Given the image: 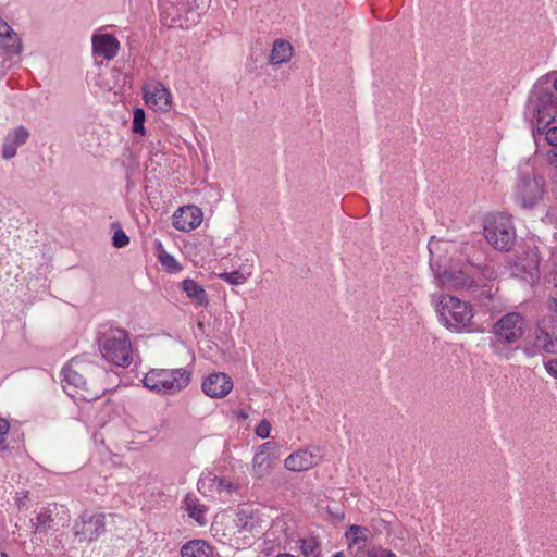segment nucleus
I'll list each match as a JSON object with an SVG mask.
<instances>
[{"mask_svg": "<svg viewBox=\"0 0 557 557\" xmlns=\"http://www.w3.org/2000/svg\"><path fill=\"white\" fill-rule=\"evenodd\" d=\"M63 381L76 389L79 398L91 401L110 391L109 380L115 374L103 367L75 358L62 371Z\"/></svg>", "mask_w": 557, "mask_h": 557, "instance_id": "nucleus-1", "label": "nucleus"}, {"mask_svg": "<svg viewBox=\"0 0 557 557\" xmlns=\"http://www.w3.org/2000/svg\"><path fill=\"white\" fill-rule=\"evenodd\" d=\"M524 115L533 129L544 134L557 115V97L554 90L543 85H535L529 95Z\"/></svg>", "mask_w": 557, "mask_h": 557, "instance_id": "nucleus-2", "label": "nucleus"}, {"mask_svg": "<svg viewBox=\"0 0 557 557\" xmlns=\"http://www.w3.org/2000/svg\"><path fill=\"white\" fill-rule=\"evenodd\" d=\"M431 300L446 329L461 332L471 325L473 310L469 302L443 293L433 294Z\"/></svg>", "mask_w": 557, "mask_h": 557, "instance_id": "nucleus-3", "label": "nucleus"}, {"mask_svg": "<svg viewBox=\"0 0 557 557\" xmlns=\"http://www.w3.org/2000/svg\"><path fill=\"white\" fill-rule=\"evenodd\" d=\"M545 193V178L529 161L520 164L513 187L515 202L521 208L531 209L540 203Z\"/></svg>", "mask_w": 557, "mask_h": 557, "instance_id": "nucleus-4", "label": "nucleus"}, {"mask_svg": "<svg viewBox=\"0 0 557 557\" xmlns=\"http://www.w3.org/2000/svg\"><path fill=\"white\" fill-rule=\"evenodd\" d=\"M98 349L108 362L128 368L133 361L129 334L124 329H108L97 335Z\"/></svg>", "mask_w": 557, "mask_h": 557, "instance_id": "nucleus-5", "label": "nucleus"}, {"mask_svg": "<svg viewBox=\"0 0 557 557\" xmlns=\"http://www.w3.org/2000/svg\"><path fill=\"white\" fill-rule=\"evenodd\" d=\"M144 386L163 395H174L188 386L190 372L183 368L152 369L143 380Z\"/></svg>", "mask_w": 557, "mask_h": 557, "instance_id": "nucleus-6", "label": "nucleus"}, {"mask_svg": "<svg viewBox=\"0 0 557 557\" xmlns=\"http://www.w3.org/2000/svg\"><path fill=\"white\" fill-rule=\"evenodd\" d=\"M525 320L519 312H509L503 315L493 326L492 350L499 356L508 358L504 354L506 345H512L520 341L525 332Z\"/></svg>", "mask_w": 557, "mask_h": 557, "instance_id": "nucleus-7", "label": "nucleus"}, {"mask_svg": "<svg viewBox=\"0 0 557 557\" xmlns=\"http://www.w3.org/2000/svg\"><path fill=\"white\" fill-rule=\"evenodd\" d=\"M447 244V242L436 239L435 237H432L429 242V251L431 255L430 264L432 268L435 264L438 267V269L434 270L435 280L437 281V284L443 288L470 289L474 285V278L465 270H457L451 265L448 269L445 268L443 271L440 270L441 257H436L435 252L440 251L442 246H446Z\"/></svg>", "mask_w": 557, "mask_h": 557, "instance_id": "nucleus-8", "label": "nucleus"}, {"mask_svg": "<svg viewBox=\"0 0 557 557\" xmlns=\"http://www.w3.org/2000/svg\"><path fill=\"white\" fill-rule=\"evenodd\" d=\"M484 236L495 249L510 250L516 242V230L511 219L504 214L490 216L485 221Z\"/></svg>", "mask_w": 557, "mask_h": 557, "instance_id": "nucleus-9", "label": "nucleus"}, {"mask_svg": "<svg viewBox=\"0 0 557 557\" xmlns=\"http://www.w3.org/2000/svg\"><path fill=\"white\" fill-rule=\"evenodd\" d=\"M528 357L537 352L557 354V320L554 317H544L537 322L531 346L523 348Z\"/></svg>", "mask_w": 557, "mask_h": 557, "instance_id": "nucleus-10", "label": "nucleus"}, {"mask_svg": "<svg viewBox=\"0 0 557 557\" xmlns=\"http://www.w3.org/2000/svg\"><path fill=\"white\" fill-rule=\"evenodd\" d=\"M161 15L169 27H189L197 23L199 13L194 12L188 0H164L161 4Z\"/></svg>", "mask_w": 557, "mask_h": 557, "instance_id": "nucleus-11", "label": "nucleus"}, {"mask_svg": "<svg viewBox=\"0 0 557 557\" xmlns=\"http://www.w3.org/2000/svg\"><path fill=\"white\" fill-rule=\"evenodd\" d=\"M540 255L536 247L528 248L519 255L511 265V274L529 283L540 277Z\"/></svg>", "mask_w": 557, "mask_h": 557, "instance_id": "nucleus-12", "label": "nucleus"}, {"mask_svg": "<svg viewBox=\"0 0 557 557\" xmlns=\"http://www.w3.org/2000/svg\"><path fill=\"white\" fill-rule=\"evenodd\" d=\"M322 460L321 448L311 446L290 454L284 461L287 470L293 472L307 471L317 467Z\"/></svg>", "mask_w": 557, "mask_h": 557, "instance_id": "nucleus-13", "label": "nucleus"}, {"mask_svg": "<svg viewBox=\"0 0 557 557\" xmlns=\"http://www.w3.org/2000/svg\"><path fill=\"white\" fill-rule=\"evenodd\" d=\"M233 380L224 372H213L203 379L202 392L210 398H223L233 389Z\"/></svg>", "mask_w": 557, "mask_h": 557, "instance_id": "nucleus-14", "label": "nucleus"}, {"mask_svg": "<svg viewBox=\"0 0 557 557\" xmlns=\"http://www.w3.org/2000/svg\"><path fill=\"white\" fill-rule=\"evenodd\" d=\"M203 219L201 209L195 205L180 208L173 215V226L181 232H190L197 228Z\"/></svg>", "mask_w": 557, "mask_h": 557, "instance_id": "nucleus-15", "label": "nucleus"}, {"mask_svg": "<svg viewBox=\"0 0 557 557\" xmlns=\"http://www.w3.org/2000/svg\"><path fill=\"white\" fill-rule=\"evenodd\" d=\"M104 531V516L94 515L82 518L81 523L75 525V535L79 536V541L96 540Z\"/></svg>", "mask_w": 557, "mask_h": 557, "instance_id": "nucleus-16", "label": "nucleus"}, {"mask_svg": "<svg viewBox=\"0 0 557 557\" xmlns=\"http://www.w3.org/2000/svg\"><path fill=\"white\" fill-rule=\"evenodd\" d=\"M29 138V132L23 125L10 131L4 137L2 145V158L10 160L16 156L17 148L24 145Z\"/></svg>", "mask_w": 557, "mask_h": 557, "instance_id": "nucleus-17", "label": "nucleus"}, {"mask_svg": "<svg viewBox=\"0 0 557 557\" xmlns=\"http://www.w3.org/2000/svg\"><path fill=\"white\" fill-rule=\"evenodd\" d=\"M92 51L107 60L113 59L120 49L119 40L110 34H100L92 36Z\"/></svg>", "mask_w": 557, "mask_h": 557, "instance_id": "nucleus-18", "label": "nucleus"}, {"mask_svg": "<svg viewBox=\"0 0 557 557\" xmlns=\"http://www.w3.org/2000/svg\"><path fill=\"white\" fill-rule=\"evenodd\" d=\"M145 100L149 106H154L158 110L166 111L171 106V94L162 84H156L152 89H145Z\"/></svg>", "mask_w": 557, "mask_h": 557, "instance_id": "nucleus-19", "label": "nucleus"}, {"mask_svg": "<svg viewBox=\"0 0 557 557\" xmlns=\"http://www.w3.org/2000/svg\"><path fill=\"white\" fill-rule=\"evenodd\" d=\"M369 531L364 527L360 525H350L349 530L346 532V536L350 539V543L348 546V553L354 557H359L363 553V549L368 542Z\"/></svg>", "mask_w": 557, "mask_h": 557, "instance_id": "nucleus-20", "label": "nucleus"}, {"mask_svg": "<svg viewBox=\"0 0 557 557\" xmlns=\"http://www.w3.org/2000/svg\"><path fill=\"white\" fill-rule=\"evenodd\" d=\"M294 54L293 46L285 39H276L273 42L272 51L270 53L269 63L272 65H280L287 63Z\"/></svg>", "mask_w": 557, "mask_h": 557, "instance_id": "nucleus-21", "label": "nucleus"}, {"mask_svg": "<svg viewBox=\"0 0 557 557\" xmlns=\"http://www.w3.org/2000/svg\"><path fill=\"white\" fill-rule=\"evenodd\" d=\"M182 289L195 305L205 308L209 305L207 292L196 281L191 278H185L182 282Z\"/></svg>", "mask_w": 557, "mask_h": 557, "instance_id": "nucleus-22", "label": "nucleus"}, {"mask_svg": "<svg viewBox=\"0 0 557 557\" xmlns=\"http://www.w3.org/2000/svg\"><path fill=\"white\" fill-rule=\"evenodd\" d=\"M212 547L202 540H193L181 548V557H211Z\"/></svg>", "mask_w": 557, "mask_h": 557, "instance_id": "nucleus-23", "label": "nucleus"}, {"mask_svg": "<svg viewBox=\"0 0 557 557\" xmlns=\"http://www.w3.org/2000/svg\"><path fill=\"white\" fill-rule=\"evenodd\" d=\"M274 458L270 454L257 451L252 460V473L257 479H262L270 474L273 468Z\"/></svg>", "mask_w": 557, "mask_h": 557, "instance_id": "nucleus-24", "label": "nucleus"}, {"mask_svg": "<svg viewBox=\"0 0 557 557\" xmlns=\"http://www.w3.org/2000/svg\"><path fill=\"white\" fill-rule=\"evenodd\" d=\"M0 37L4 40L12 41V45L8 46V48L14 52L15 55H18L22 52V41L18 35L12 29V27L0 17Z\"/></svg>", "mask_w": 557, "mask_h": 557, "instance_id": "nucleus-25", "label": "nucleus"}, {"mask_svg": "<svg viewBox=\"0 0 557 557\" xmlns=\"http://www.w3.org/2000/svg\"><path fill=\"white\" fill-rule=\"evenodd\" d=\"M33 527L35 529V533L47 534L54 527V519L52 518L51 510L41 509L35 520H33Z\"/></svg>", "mask_w": 557, "mask_h": 557, "instance_id": "nucleus-26", "label": "nucleus"}, {"mask_svg": "<svg viewBox=\"0 0 557 557\" xmlns=\"http://www.w3.org/2000/svg\"><path fill=\"white\" fill-rule=\"evenodd\" d=\"M184 504L188 516L203 525L206 523L205 509L203 506L198 504V499L195 496L187 495Z\"/></svg>", "mask_w": 557, "mask_h": 557, "instance_id": "nucleus-27", "label": "nucleus"}, {"mask_svg": "<svg viewBox=\"0 0 557 557\" xmlns=\"http://www.w3.org/2000/svg\"><path fill=\"white\" fill-rule=\"evenodd\" d=\"M219 277L231 285H242L248 280V275L240 271L223 272L219 274Z\"/></svg>", "mask_w": 557, "mask_h": 557, "instance_id": "nucleus-28", "label": "nucleus"}, {"mask_svg": "<svg viewBox=\"0 0 557 557\" xmlns=\"http://www.w3.org/2000/svg\"><path fill=\"white\" fill-rule=\"evenodd\" d=\"M300 549L307 557H318L319 545L314 537H306L301 541Z\"/></svg>", "mask_w": 557, "mask_h": 557, "instance_id": "nucleus-29", "label": "nucleus"}, {"mask_svg": "<svg viewBox=\"0 0 557 557\" xmlns=\"http://www.w3.org/2000/svg\"><path fill=\"white\" fill-rule=\"evenodd\" d=\"M159 261L171 273L178 272L182 269L175 258L164 250L160 252Z\"/></svg>", "mask_w": 557, "mask_h": 557, "instance_id": "nucleus-30", "label": "nucleus"}, {"mask_svg": "<svg viewBox=\"0 0 557 557\" xmlns=\"http://www.w3.org/2000/svg\"><path fill=\"white\" fill-rule=\"evenodd\" d=\"M145 111L140 108L135 109L132 129L137 134H145Z\"/></svg>", "mask_w": 557, "mask_h": 557, "instance_id": "nucleus-31", "label": "nucleus"}, {"mask_svg": "<svg viewBox=\"0 0 557 557\" xmlns=\"http://www.w3.org/2000/svg\"><path fill=\"white\" fill-rule=\"evenodd\" d=\"M128 242V236L121 228L114 232V235L112 237V244L114 247L122 248L126 246Z\"/></svg>", "mask_w": 557, "mask_h": 557, "instance_id": "nucleus-32", "label": "nucleus"}, {"mask_svg": "<svg viewBox=\"0 0 557 557\" xmlns=\"http://www.w3.org/2000/svg\"><path fill=\"white\" fill-rule=\"evenodd\" d=\"M256 435L261 438H267L270 436L271 432V424L268 420H261L258 425L256 426Z\"/></svg>", "mask_w": 557, "mask_h": 557, "instance_id": "nucleus-33", "label": "nucleus"}, {"mask_svg": "<svg viewBox=\"0 0 557 557\" xmlns=\"http://www.w3.org/2000/svg\"><path fill=\"white\" fill-rule=\"evenodd\" d=\"M544 133L546 135V140L552 146V148H556L557 147V126H550L549 125L544 131Z\"/></svg>", "mask_w": 557, "mask_h": 557, "instance_id": "nucleus-34", "label": "nucleus"}, {"mask_svg": "<svg viewBox=\"0 0 557 557\" xmlns=\"http://www.w3.org/2000/svg\"><path fill=\"white\" fill-rule=\"evenodd\" d=\"M367 557H397V556L395 554H393L392 552H388L385 549L372 548V549L367 550Z\"/></svg>", "mask_w": 557, "mask_h": 557, "instance_id": "nucleus-35", "label": "nucleus"}, {"mask_svg": "<svg viewBox=\"0 0 557 557\" xmlns=\"http://www.w3.org/2000/svg\"><path fill=\"white\" fill-rule=\"evenodd\" d=\"M475 269L485 277V278H493L494 277V271L488 264H478L475 265Z\"/></svg>", "mask_w": 557, "mask_h": 557, "instance_id": "nucleus-36", "label": "nucleus"}, {"mask_svg": "<svg viewBox=\"0 0 557 557\" xmlns=\"http://www.w3.org/2000/svg\"><path fill=\"white\" fill-rule=\"evenodd\" d=\"M545 370L557 379V358L548 360L544 363Z\"/></svg>", "mask_w": 557, "mask_h": 557, "instance_id": "nucleus-37", "label": "nucleus"}, {"mask_svg": "<svg viewBox=\"0 0 557 557\" xmlns=\"http://www.w3.org/2000/svg\"><path fill=\"white\" fill-rule=\"evenodd\" d=\"M10 424L5 419L0 418V445L4 443V435L9 432Z\"/></svg>", "mask_w": 557, "mask_h": 557, "instance_id": "nucleus-38", "label": "nucleus"}, {"mask_svg": "<svg viewBox=\"0 0 557 557\" xmlns=\"http://www.w3.org/2000/svg\"><path fill=\"white\" fill-rule=\"evenodd\" d=\"M547 160L550 165L557 169V147L547 151Z\"/></svg>", "mask_w": 557, "mask_h": 557, "instance_id": "nucleus-39", "label": "nucleus"}, {"mask_svg": "<svg viewBox=\"0 0 557 557\" xmlns=\"http://www.w3.org/2000/svg\"><path fill=\"white\" fill-rule=\"evenodd\" d=\"M276 448V444L273 442H267L263 443L258 447L257 451H262L263 454H270L271 450H274Z\"/></svg>", "mask_w": 557, "mask_h": 557, "instance_id": "nucleus-40", "label": "nucleus"}, {"mask_svg": "<svg viewBox=\"0 0 557 557\" xmlns=\"http://www.w3.org/2000/svg\"><path fill=\"white\" fill-rule=\"evenodd\" d=\"M219 490L222 491V490H226L228 492L233 491V484L228 481H225V480H220L219 482Z\"/></svg>", "mask_w": 557, "mask_h": 557, "instance_id": "nucleus-41", "label": "nucleus"}, {"mask_svg": "<svg viewBox=\"0 0 557 557\" xmlns=\"http://www.w3.org/2000/svg\"><path fill=\"white\" fill-rule=\"evenodd\" d=\"M2 40H3V41H2V44H1V46H2V48L7 51V53H9V54H14V52H12V51L8 48V46L12 45V41L4 40V39H2Z\"/></svg>", "mask_w": 557, "mask_h": 557, "instance_id": "nucleus-42", "label": "nucleus"}, {"mask_svg": "<svg viewBox=\"0 0 557 557\" xmlns=\"http://www.w3.org/2000/svg\"><path fill=\"white\" fill-rule=\"evenodd\" d=\"M276 557H296V556L290 555V554H278Z\"/></svg>", "mask_w": 557, "mask_h": 557, "instance_id": "nucleus-43", "label": "nucleus"}, {"mask_svg": "<svg viewBox=\"0 0 557 557\" xmlns=\"http://www.w3.org/2000/svg\"><path fill=\"white\" fill-rule=\"evenodd\" d=\"M333 557H344V554L342 552H338L335 555H333Z\"/></svg>", "mask_w": 557, "mask_h": 557, "instance_id": "nucleus-44", "label": "nucleus"}, {"mask_svg": "<svg viewBox=\"0 0 557 557\" xmlns=\"http://www.w3.org/2000/svg\"><path fill=\"white\" fill-rule=\"evenodd\" d=\"M554 89L557 91V78L554 82Z\"/></svg>", "mask_w": 557, "mask_h": 557, "instance_id": "nucleus-45", "label": "nucleus"}, {"mask_svg": "<svg viewBox=\"0 0 557 557\" xmlns=\"http://www.w3.org/2000/svg\"><path fill=\"white\" fill-rule=\"evenodd\" d=\"M1 557H9V556H8V554L2 553V554H1Z\"/></svg>", "mask_w": 557, "mask_h": 557, "instance_id": "nucleus-46", "label": "nucleus"}, {"mask_svg": "<svg viewBox=\"0 0 557 557\" xmlns=\"http://www.w3.org/2000/svg\"><path fill=\"white\" fill-rule=\"evenodd\" d=\"M242 528H244V529H245V528H247V522H245V523L242 525Z\"/></svg>", "mask_w": 557, "mask_h": 557, "instance_id": "nucleus-47", "label": "nucleus"}, {"mask_svg": "<svg viewBox=\"0 0 557 557\" xmlns=\"http://www.w3.org/2000/svg\"><path fill=\"white\" fill-rule=\"evenodd\" d=\"M359 557H367V553L366 554H361Z\"/></svg>", "mask_w": 557, "mask_h": 557, "instance_id": "nucleus-48", "label": "nucleus"}]
</instances>
